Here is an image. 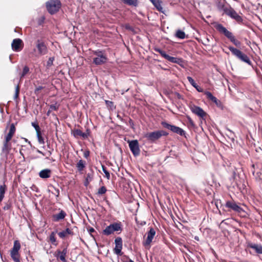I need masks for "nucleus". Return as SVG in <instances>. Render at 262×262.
<instances>
[{"mask_svg":"<svg viewBox=\"0 0 262 262\" xmlns=\"http://www.w3.org/2000/svg\"><path fill=\"white\" fill-rule=\"evenodd\" d=\"M14 134L15 132H8L4 135L2 152L6 156H7L12 149V143L16 142V140L13 138Z\"/></svg>","mask_w":262,"mask_h":262,"instance_id":"f257e3e1","label":"nucleus"},{"mask_svg":"<svg viewBox=\"0 0 262 262\" xmlns=\"http://www.w3.org/2000/svg\"><path fill=\"white\" fill-rule=\"evenodd\" d=\"M228 49L231 51L232 54L239 60L248 64L249 66L252 65V62L250 60L249 57L240 50L232 46H229Z\"/></svg>","mask_w":262,"mask_h":262,"instance_id":"f03ea898","label":"nucleus"},{"mask_svg":"<svg viewBox=\"0 0 262 262\" xmlns=\"http://www.w3.org/2000/svg\"><path fill=\"white\" fill-rule=\"evenodd\" d=\"M123 230L122 224L120 222H115L109 226H107L102 231L104 235L108 236L113 234L115 232H118L119 233Z\"/></svg>","mask_w":262,"mask_h":262,"instance_id":"7ed1b4c3","label":"nucleus"},{"mask_svg":"<svg viewBox=\"0 0 262 262\" xmlns=\"http://www.w3.org/2000/svg\"><path fill=\"white\" fill-rule=\"evenodd\" d=\"M46 5L48 12L53 15L59 11L62 4L60 0H49L46 3Z\"/></svg>","mask_w":262,"mask_h":262,"instance_id":"20e7f679","label":"nucleus"},{"mask_svg":"<svg viewBox=\"0 0 262 262\" xmlns=\"http://www.w3.org/2000/svg\"><path fill=\"white\" fill-rule=\"evenodd\" d=\"M104 53L105 51L104 50H97L95 51L94 54L96 57L93 58V63L96 65H101L105 63L107 58Z\"/></svg>","mask_w":262,"mask_h":262,"instance_id":"39448f33","label":"nucleus"},{"mask_svg":"<svg viewBox=\"0 0 262 262\" xmlns=\"http://www.w3.org/2000/svg\"><path fill=\"white\" fill-rule=\"evenodd\" d=\"M20 249V244L17 240L14 242L13 247L11 250L10 255L11 258L15 262H20V255L18 253Z\"/></svg>","mask_w":262,"mask_h":262,"instance_id":"423d86ee","label":"nucleus"},{"mask_svg":"<svg viewBox=\"0 0 262 262\" xmlns=\"http://www.w3.org/2000/svg\"><path fill=\"white\" fill-rule=\"evenodd\" d=\"M168 132H149L145 135V138L150 142H154L159 139L162 136H167Z\"/></svg>","mask_w":262,"mask_h":262,"instance_id":"0eeeda50","label":"nucleus"},{"mask_svg":"<svg viewBox=\"0 0 262 262\" xmlns=\"http://www.w3.org/2000/svg\"><path fill=\"white\" fill-rule=\"evenodd\" d=\"M225 13L232 19L235 20L238 23H242L243 21L242 17L238 15L230 5L229 9L225 10Z\"/></svg>","mask_w":262,"mask_h":262,"instance_id":"6e6552de","label":"nucleus"},{"mask_svg":"<svg viewBox=\"0 0 262 262\" xmlns=\"http://www.w3.org/2000/svg\"><path fill=\"white\" fill-rule=\"evenodd\" d=\"M129 147L134 156H139L140 152L139 145L138 140H134L127 141Z\"/></svg>","mask_w":262,"mask_h":262,"instance_id":"1a4fd4ad","label":"nucleus"},{"mask_svg":"<svg viewBox=\"0 0 262 262\" xmlns=\"http://www.w3.org/2000/svg\"><path fill=\"white\" fill-rule=\"evenodd\" d=\"M36 47L40 55H44L48 53L47 46L42 40L38 39L36 41Z\"/></svg>","mask_w":262,"mask_h":262,"instance_id":"9d476101","label":"nucleus"},{"mask_svg":"<svg viewBox=\"0 0 262 262\" xmlns=\"http://www.w3.org/2000/svg\"><path fill=\"white\" fill-rule=\"evenodd\" d=\"M57 211H58V212L52 215V220L54 222L63 221L67 215L66 211L60 208H58Z\"/></svg>","mask_w":262,"mask_h":262,"instance_id":"9b49d317","label":"nucleus"},{"mask_svg":"<svg viewBox=\"0 0 262 262\" xmlns=\"http://www.w3.org/2000/svg\"><path fill=\"white\" fill-rule=\"evenodd\" d=\"M214 27L220 33L223 34L229 40L233 36L232 32L228 31L222 24L217 23Z\"/></svg>","mask_w":262,"mask_h":262,"instance_id":"f8f14e48","label":"nucleus"},{"mask_svg":"<svg viewBox=\"0 0 262 262\" xmlns=\"http://www.w3.org/2000/svg\"><path fill=\"white\" fill-rule=\"evenodd\" d=\"M190 109L193 114L197 115L199 117L203 120L205 119L204 117L207 115V113L202 108L193 104L190 107Z\"/></svg>","mask_w":262,"mask_h":262,"instance_id":"ddd939ff","label":"nucleus"},{"mask_svg":"<svg viewBox=\"0 0 262 262\" xmlns=\"http://www.w3.org/2000/svg\"><path fill=\"white\" fill-rule=\"evenodd\" d=\"M225 206L229 209V211L233 210L238 213L244 211L243 209L238 206L234 201H227Z\"/></svg>","mask_w":262,"mask_h":262,"instance_id":"4468645a","label":"nucleus"},{"mask_svg":"<svg viewBox=\"0 0 262 262\" xmlns=\"http://www.w3.org/2000/svg\"><path fill=\"white\" fill-rule=\"evenodd\" d=\"M24 47V42L20 38H15L11 43L12 50L14 52L20 51Z\"/></svg>","mask_w":262,"mask_h":262,"instance_id":"2eb2a0df","label":"nucleus"},{"mask_svg":"<svg viewBox=\"0 0 262 262\" xmlns=\"http://www.w3.org/2000/svg\"><path fill=\"white\" fill-rule=\"evenodd\" d=\"M122 239L120 237H117L115 239V247L114 249V252L118 255H122L121 251L122 249Z\"/></svg>","mask_w":262,"mask_h":262,"instance_id":"dca6fc26","label":"nucleus"},{"mask_svg":"<svg viewBox=\"0 0 262 262\" xmlns=\"http://www.w3.org/2000/svg\"><path fill=\"white\" fill-rule=\"evenodd\" d=\"M68 253V246H66L62 248V250H57L55 256L59 258L62 262H66V257Z\"/></svg>","mask_w":262,"mask_h":262,"instance_id":"f3484780","label":"nucleus"},{"mask_svg":"<svg viewBox=\"0 0 262 262\" xmlns=\"http://www.w3.org/2000/svg\"><path fill=\"white\" fill-rule=\"evenodd\" d=\"M147 238L143 243V245L145 246H150V244L151 243L154 238V237L156 234V231L153 228H150L149 230L147 232Z\"/></svg>","mask_w":262,"mask_h":262,"instance_id":"a211bd4d","label":"nucleus"},{"mask_svg":"<svg viewBox=\"0 0 262 262\" xmlns=\"http://www.w3.org/2000/svg\"><path fill=\"white\" fill-rule=\"evenodd\" d=\"M161 125L164 128L167 129L170 131H184L182 128L169 123L166 121H162Z\"/></svg>","mask_w":262,"mask_h":262,"instance_id":"6ab92c4d","label":"nucleus"},{"mask_svg":"<svg viewBox=\"0 0 262 262\" xmlns=\"http://www.w3.org/2000/svg\"><path fill=\"white\" fill-rule=\"evenodd\" d=\"M165 59L172 63H177L182 67H183L184 60L182 58L172 57L168 54Z\"/></svg>","mask_w":262,"mask_h":262,"instance_id":"aec40b11","label":"nucleus"},{"mask_svg":"<svg viewBox=\"0 0 262 262\" xmlns=\"http://www.w3.org/2000/svg\"><path fill=\"white\" fill-rule=\"evenodd\" d=\"M248 247L254 250L256 253L262 254V246L261 245L249 243L248 244Z\"/></svg>","mask_w":262,"mask_h":262,"instance_id":"412c9836","label":"nucleus"},{"mask_svg":"<svg viewBox=\"0 0 262 262\" xmlns=\"http://www.w3.org/2000/svg\"><path fill=\"white\" fill-rule=\"evenodd\" d=\"M58 235L60 238H64L69 235H73L74 232L72 231V229L67 228L66 230L58 232Z\"/></svg>","mask_w":262,"mask_h":262,"instance_id":"4be33fe9","label":"nucleus"},{"mask_svg":"<svg viewBox=\"0 0 262 262\" xmlns=\"http://www.w3.org/2000/svg\"><path fill=\"white\" fill-rule=\"evenodd\" d=\"M187 79L189 82L191 84V85L196 90L199 92H203L204 90L201 86L198 85L197 83L195 82L194 80L190 76L187 77Z\"/></svg>","mask_w":262,"mask_h":262,"instance_id":"5701e85b","label":"nucleus"},{"mask_svg":"<svg viewBox=\"0 0 262 262\" xmlns=\"http://www.w3.org/2000/svg\"><path fill=\"white\" fill-rule=\"evenodd\" d=\"M72 135L75 138L81 137L83 139H87L90 135V132H71Z\"/></svg>","mask_w":262,"mask_h":262,"instance_id":"b1692460","label":"nucleus"},{"mask_svg":"<svg viewBox=\"0 0 262 262\" xmlns=\"http://www.w3.org/2000/svg\"><path fill=\"white\" fill-rule=\"evenodd\" d=\"M51 170L49 169H45L41 170L39 173V176L41 178L47 179L51 177Z\"/></svg>","mask_w":262,"mask_h":262,"instance_id":"393cba45","label":"nucleus"},{"mask_svg":"<svg viewBox=\"0 0 262 262\" xmlns=\"http://www.w3.org/2000/svg\"><path fill=\"white\" fill-rule=\"evenodd\" d=\"M6 190L7 186L5 184L2 185H0V202H1L4 199Z\"/></svg>","mask_w":262,"mask_h":262,"instance_id":"a878e982","label":"nucleus"},{"mask_svg":"<svg viewBox=\"0 0 262 262\" xmlns=\"http://www.w3.org/2000/svg\"><path fill=\"white\" fill-rule=\"evenodd\" d=\"M19 89H20V88H19V84L18 83L15 86V93H14V97H13L15 101L16 106H17L18 102H19L18 100V98L19 94Z\"/></svg>","mask_w":262,"mask_h":262,"instance_id":"bb28decb","label":"nucleus"},{"mask_svg":"<svg viewBox=\"0 0 262 262\" xmlns=\"http://www.w3.org/2000/svg\"><path fill=\"white\" fill-rule=\"evenodd\" d=\"M175 36L179 39H184L186 38V35L184 31L179 29L176 31Z\"/></svg>","mask_w":262,"mask_h":262,"instance_id":"cd10ccee","label":"nucleus"},{"mask_svg":"<svg viewBox=\"0 0 262 262\" xmlns=\"http://www.w3.org/2000/svg\"><path fill=\"white\" fill-rule=\"evenodd\" d=\"M85 166V162L82 160H80L76 164V167L79 172L82 171Z\"/></svg>","mask_w":262,"mask_h":262,"instance_id":"c85d7f7f","label":"nucleus"},{"mask_svg":"<svg viewBox=\"0 0 262 262\" xmlns=\"http://www.w3.org/2000/svg\"><path fill=\"white\" fill-rule=\"evenodd\" d=\"M122 2L128 6L137 7L138 5V0H121Z\"/></svg>","mask_w":262,"mask_h":262,"instance_id":"c756f323","label":"nucleus"},{"mask_svg":"<svg viewBox=\"0 0 262 262\" xmlns=\"http://www.w3.org/2000/svg\"><path fill=\"white\" fill-rule=\"evenodd\" d=\"M204 94L206 96L207 98L211 100L212 102L216 101V97L214 96L209 91H205Z\"/></svg>","mask_w":262,"mask_h":262,"instance_id":"7c9ffc66","label":"nucleus"},{"mask_svg":"<svg viewBox=\"0 0 262 262\" xmlns=\"http://www.w3.org/2000/svg\"><path fill=\"white\" fill-rule=\"evenodd\" d=\"M105 103L107 107L109 108V110L113 111L116 108V106L114 105L113 101L105 100Z\"/></svg>","mask_w":262,"mask_h":262,"instance_id":"2f4dec72","label":"nucleus"},{"mask_svg":"<svg viewBox=\"0 0 262 262\" xmlns=\"http://www.w3.org/2000/svg\"><path fill=\"white\" fill-rule=\"evenodd\" d=\"M154 50L156 52H158L164 58H166L167 55H168L164 50L161 49V48L155 47L154 48Z\"/></svg>","mask_w":262,"mask_h":262,"instance_id":"473e14b6","label":"nucleus"},{"mask_svg":"<svg viewBox=\"0 0 262 262\" xmlns=\"http://www.w3.org/2000/svg\"><path fill=\"white\" fill-rule=\"evenodd\" d=\"M50 188L51 190H50V191H51L52 193L54 194L56 197H58L59 195V189L56 188L53 185L50 186Z\"/></svg>","mask_w":262,"mask_h":262,"instance_id":"72a5a7b5","label":"nucleus"},{"mask_svg":"<svg viewBox=\"0 0 262 262\" xmlns=\"http://www.w3.org/2000/svg\"><path fill=\"white\" fill-rule=\"evenodd\" d=\"M49 239L51 243L54 245H56V237L55 236V233L54 232H51L49 236Z\"/></svg>","mask_w":262,"mask_h":262,"instance_id":"f704fd0d","label":"nucleus"},{"mask_svg":"<svg viewBox=\"0 0 262 262\" xmlns=\"http://www.w3.org/2000/svg\"><path fill=\"white\" fill-rule=\"evenodd\" d=\"M37 137L38 139V142L39 144H45V139L42 136V132H36Z\"/></svg>","mask_w":262,"mask_h":262,"instance_id":"c9c22d12","label":"nucleus"},{"mask_svg":"<svg viewBox=\"0 0 262 262\" xmlns=\"http://www.w3.org/2000/svg\"><path fill=\"white\" fill-rule=\"evenodd\" d=\"M29 68L27 66H25L23 68L22 73L20 74V78L24 77L29 72Z\"/></svg>","mask_w":262,"mask_h":262,"instance_id":"e433bc0d","label":"nucleus"},{"mask_svg":"<svg viewBox=\"0 0 262 262\" xmlns=\"http://www.w3.org/2000/svg\"><path fill=\"white\" fill-rule=\"evenodd\" d=\"M106 191H107L106 188L105 186H103L98 189V191L96 194L99 195H102V194H105Z\"/></svg>","mask_w":262,"mask_h":262,"instance_id":"4c0bfd02","label":"nucleus"},{"mask_svg":"<svg viewBox=\"0 0 262 262\" xmlns=\"http://www.w3.org/2000/svg\"><path fill=\"white\" fill-rule=\"evenodd\" d=\"M217 8L219 11H223L225 13V10H228L229 8H227L225 6V5L221 3V2H219L217 4Z\"/></svg>","mask_w":262,"mask_h":262,"instance_id":"58836bf2","label":"nucleus"},{"mask_svg":"<svg viewBox=\"0 0 262 262\" xmlns=\"http://www.w3.org/2000/svg\"><path fill=\"white\" fill-rule=\"evenodd\" d=\"M230 41L237 47H240L241 46V41L236 39L234 36L230 39Z\"/></svg>","mask_w":262,"mask_h":262,"instance_id":"ea45409f","label":"nucleus"},{"mask_svg":"<svg viewBox=\"0 0 262 262\" xmlns=\"http://www.w3.org/2000/svg\"><path fill=\"white\" fill-rule=\"evenodd\" d=\"M54 60H55L54 57H50L49 58V59L47 62V68H49L53 65V61H54Z\"/></svg>","mask_w":262,"mask_h":262,"instance_id":"a19ab883","label":"nucleus"},{"mask_svg":"<svg viewBox=\"0 0 262 262\" xmlns=\"http://www.w3.org/2000/svg\"><path fill=\"white\" fill-rule=\"evenodd\" d=\"M12 208V202L11 201H8L7 203H5L4 206L3 207V209L4 210H10Z\"/></svg>","mask_w":262,"mask_h":262,"instance_id":"79ce46f5","label":"nucleus"},{"mask_svg":"<svg viewBox=\"0 0 262 262\" xmlns=\"http://www.w3.org/2000/svg\"><path fill=\"white\" fill-rule=\"evenodd\" d=\"M102 169L103 171L105 173V177L106 178V179L107 180H110V174L109 172L107 170L106 167L104 165H102Z\"/></svg>","mask_w":262,"mask_h":262,"instance_id":"37998d69","label":"nucleus"},{"mask_svg":"<svg viewBox=\"0 0 262 262\" xmlns=\"http://www.w3.org/2000/svg\"><path fill=\"white\" fill-rule=\"evenodd\" d=\"M31 125L34 128L35 131H41L37 121L32 122Z\"/></svg>","mask_w":262,"mask_h":262,"instance_id":"c03bdc74","label":"nucleus"},{"mask_svg":"<svg viewBox=\"0 0 262 262\" xmlns=\"http://www.w3.org/2000/svg\"><path fill=\"white\" fill-rule=\"evenodd\" d=\"M59 105H57V102L55 104H52L49 105V109L51 111H57L59 109Z\"/></svg>","mask_w":262,"mask_h":262,"instance_id":"a18cd8bd","label":"nucleus"},{"mask_svg":"<svg viewBox=\"0 0 262 262\" xmlns=\"http://www.w3.org/2000/svg\"><path fill=\"white\" fill-rule=\"evenodd\" d=\"M121 262H134L132 259H130L128 256L126 255H123L121 259Z\"/></svg>","mask_w":262,"mask_h":262,"instance_id":"49530a36","label":"nucleus"},{"mask_svg":"<svg viewBox=\"0 0 262 262\" xmlns=\"http://www.w3.org/2000/svg\"><path fill=\"white\" fill-rule=\"evenodd\" d=\"M213 102L218 107L223 110V105L220 100L216 98V101H213Z\"/></svg>","mask_w":262,"mask_h":262,"instance_id":"de8ad7c7","label":"nucleus"},{"mask_svg":"<svg viewBox=\"0 0 262 262\" xmlns=\"http://www.w3.org/2000/svg\"><path fill=\"white\" fill-rule=\"evenodd\" d=\"M15 126L14 123L10 124V127L8 131H15ZM8 129V126H7L5 131H7Z\"/></svg>","mask_w":262,"mask_h":262,"instance_id":"09e8293b","label":"nucleus"},{"mask_svg":"<svg viewBox=\"0 0 262 262\" xmlns=\"http://www.w3.org/2000/svg\"><path fill=\"white\" fill-rule=\"evenodd\" d=\"M40 154H41L43 156H46V159H49V160H52V161H54V159H51L50 158V157L51 156V152L50 151H48L47 153H43L41 151H39Z\"/></svg>","mask_w":262,"mask_h":262,"instance_id":"8fccbe9b","label":"nucleus"},{"mask_svg":"<svg viewBox=\"0 0 262 262\" xmlns=\"http://www.w3.org/2000/svg\"><path fill=\"white\" fill-rule=\"evenodd\" d=\"M124 28L127 30L130 31L132 32H135L134 28L128 24H125Z\"/></svg>","mask_w":262,"mask_h":262,"instance_id":"3c124183","label":"nucleus"},{"mask_svg":"<svg viewBox=\"0 0 262 262\" xmlns=\"http://www.w3.org/2000/svg\"><path fill=\"white\" fill-rule=\"evenodd\" d=\"M45 16H41L39 17L37 20V24L39 26L42 25L45 22Z\"/></svg>","mask_w":262,"mask_h":262,"instance_id":"603ef678","label":"nucleus"},{"mask_svg":"<svg viewBox=\"0 0 262 262\" xmlns=\"http://www.w3.org/2000/svg\"><path fill=\"white\" fill-rule=\"evenodd\" d=\"M161 3L158 4L157 6L155 7V8L158 11L164 14V10H163V8L161 6Z\"/></svg>","mask_w":262,"mask_h":262,"instance_id":"864d4df0","label":"nucleus"},{"mask_svg":"<svg viewBox=\"0 0 262 262\" xmlns=\"http://www.w3.org/2000/svg\"><path fill=\"white\" fill-rule=\"evenodd\" d=\"M45 87L42 86H36L35 89L34 90V94L37 96L38 95L39 91L42 90Z\"/></svg>","mask_w":262,"mask_h":262,"instance_id":"5fc2aeb1","label":"nucleus"},{"mask_svg":"<svg viewBox=\"0 0 262 262\" xmlns=\"http://www.w3.org/2000/svg\"><path fill=\"white\" fill-rule=\"evenodd\" d=\"M149 1L155 7L162 3L160 0H149Z\"/></svg>","mask_w":262,"mask_h":262,"instance_id":"6e6d98bb","label":"nucleus"},{"mask_svg":"<svg viewBox=\"0 0 262 262\" xmlns=\"http://www.w3.org/2000/svg\"><path fill=\"white\" fill-rule=\"evenodd\" d=\"M174 94L177 96L178 99H183V96L178 92H174Z\"/></svg>","mask_w":262,"mask_h":262,"instance_id":"4d7b16f0","label":"nucleus"},{"mask_svg":"<svg viewBox=\"0 0 262 262\" xmlns=\"http://www.w3.org/2000/svg\"><path fill=\"white\" fill-rule=\"evenodd\" d=\"M88 231L89 233L91 234V235L93 236L92 233L95 232V229L92 227H90L89 228H88Z\"/></svg>","mask_w":262,"mask_h":262,"instance_id":"13d9d810","label":"nucleus"},{"mask_svg":"<svg viewBox=\"0 0 262 262\" xmlns=\"http://www.w3.org/2000/svg\"><path fill=\"white\" fill-rule=\"evenodd\" d=\"M83 156L85 158H88L90 156V151L89 150L85 151L84 152Z\"/></svg>","mask_w":262,"mask_h":262,"instance_id":"bf43d9fd","label":"nucleus"},{"mask_svg":"<svg viewBox=\"0 0 262 262\" xmlns=\"http://www.w3.org/2000/svg\"><path fill=\"white\" fill-rule=\"evenodd\" d=\"M188 120H189L190 124L192 126H194V123L193 121H192V120L190 117L188 118Z\"/></svg>","mask_w":262,"mask_h":262,"instance_id":"052dcab7","label":"nucleus"},{"mask_svg":"<svg viewBox=\"0 0 262 262\" xmlns=\"http://www.w3.org/2000/svg\"><path fill=\"white\" fill-rule=\"evenodd\" d=\"M129 124L130 125V126H132V128L133 129H134V127H133V125H134V122H133V120H132L131 119H129Z\"/></svg>","mask_w":262,"mask_h":262,"instance_id":"680f3d73","label":"nucleus"},{"mask_svg":"<svg viewBox=\"0 0 262 262\" xmlns=\"http://www.w3.org/2000/svg\"><path fill=\"white\" fill-rule=\"evenodd\" d=\"M206 43H203V44L205 46H206L207 45V43H208L209 41H210V40L208 38H206Z\"/></svg>","mask_w":262,"mask_h":262,"instance_id":"e2e57ef3","label":"nucleus"},{"mask_svg":"<svg viewBox=\"0 0 262 262\" xmlns=\"http://www.w3.org/2000/svg\"><path fill=\"white\" fill-rule=\"evenodd\" d=\"M51 111H52L51 110H50V109L47 111V114H46L47 116H49V115L51 114Z\"/></svg>","mask_w":262,"mask_h":262,"instance_id":"0e129e2a","label":"nucleus"},{"mask_svg":"<svg viewBox=\"0 0 262 262\" xmlns=\"http://www.w3.org/2000/svg\"><path fill=\"white\" fill-rule=\"evenodd\" d=\"M177 133L179 134L181 136H185V132H177Z\"/></svg>","mask_w":262,"mask_h":262,"instance_id":"69168bd1","label":"nucleus"},{"mask_svg":"<svg viewBox=\"0 0 262 262\" xmlns=\"http://www.w3.org/2000/svg\"><path fill=\"white\" fill-rule=\"evenodd\" d=\"M89 178L91 179L90 173L87 174V177H86V181H88V179H89Z\"/></svg>","mask_w":262,"mask_h":262,"instance_id":"338daca9","label":"nucleus"},{"mask_svg":"<svg viewBox=\"0 0 262 262\" xmlns=\"http://www.w3.org/2000/svg\"><path fill=\"white\" fill-rule=\"evenodd\" d=\"M33 112H34V114H35L36 115L38 114V111L37 110H34Z\"/></svg>","mask_w":262,"mask_h":262,"instance_id":"774afa93","label":"nucleus"}]
</instances>
